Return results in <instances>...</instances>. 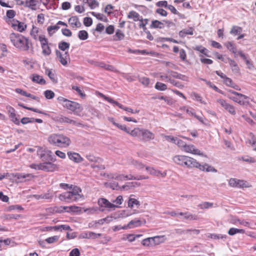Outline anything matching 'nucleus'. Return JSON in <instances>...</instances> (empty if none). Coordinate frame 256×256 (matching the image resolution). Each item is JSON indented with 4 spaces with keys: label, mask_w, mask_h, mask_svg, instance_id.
Wrapping results in <instances>:
<instances>
[{
    "label": "nucleus",
    "mask_w": 256,
    "mask_h": 256,
    "mask_svg": "<svg viewBox=\"0 0 256 256\" xmlns=\"http://www.w3.org/2000/svg\"><path fill=\"white\" fill-rule=\"evenodd\" d=\"M82 190L77 186H74L72 191L66 192L60 194L58 198L62 201L67 202H78L84 200V196L81 194Z\"/></svg>",
    "instance_id": "nucleus-1"
},
{
    "label": "nucleus",
    "mask_w": 256,
    "mask_h": 256,
    "mask_svg": "<svg viewBox=\"0 0 256 256\" xmlns=\"http://www.w3.org/2000/svg\"><path fill=\"white\" fill-rule=\"evenodd\" d=\"M10 38L12 44L20 50L26 51L30 48L28 39L22 34L12 33Z\"/></svg>",
    "instance_id": "nucleus-2"
},
{
    "label": "nucleus",
    "mask_w": 256,
    "mask_h": 256,
    "mask_svg": "<svg viewBox=\"0 0 256 256\" xmlns=\"http://www.w3.org/2000/svg\"><path fill=\"white\" fill-rule=\"evenodd\" d=\"M100 96L101 98H104L108 102L112 104H114L116 106H118L120 108H122L128 112H130L132 114H138L140 112V110H134L130 108L124 106L122 104H120L118 102L114 100L112 98L110 97L106 96L105 95H104L102 94H100Z\"/></svg>",
    "instance_id": "nucleus-3"
},
{
    "label": "nucleus",
    "mask_w": 256,
    "mask_h": 256,
    "mask_svg": "<svg viewBox=\"0 0 256 256\" xmlns=\"http://www.w3.org/2000/svg\"><path fill=\"white\" fill-rule=\"evenodd\" d=\"M112 178L116 179L118 180H141L148 178V176H134L132 174L130 175H124L123 174H114L112 177Z\"/></svg>",
    "instance_id": "nucleus-4"
},
{
    "label": "nucleus",
    "mask_w": 256,
    "mask_h": 256,
    "mask_svg": "<svg viewBox=\"0 0 256 256\" xmlns=\"http://www.w3.org/2000/svg\"><path fill=\"white\" fill-rule=\"evenodd\" d=\"M64 107L76 114L82 112V108L80 104L70 100H68L64 104Z\"/></svg>",
    "instance_id": "nucleus-5"
},
{
    "label": "nucleus",
    "mask_w": 256,
    "mask_h": 256,
    "mask_svg": "<svg viewBox=\"0 0 256 256\" xmlns=\"http://www.w3.org/2000/svg\"><path fill=\"white\" fill-rule=\"evenodd\" d=\"M13 176L16 182H26L34 178V176L31 174L17 173Z\"/></svg>",
    "instance_id": "nucleus-6"
},
{
    "label": "nucleus",
    "mask_w": 256,
    "mask_h": 256,
    "mask_svg": "<svg viewBox=\"0 0 256 256\" xmlns=\"http://www.w3.org/2000/svg\"><path fill=\"white\" fill-rule=\"evenodd\" d=\"M98 204L100 207L106 208L108 210H114L116 208H119L118 206L110 202L104 198H100L98 200Z\"/></svg>",
    "instance_id": "nucleus-7"
},
{
    "label": "nucleus",
    "mask_w": 256,
    "mask_h": 256,
    "mask_svg": "<svg viewBox=\"0 0 256 256\" xmlns=\"http://www.w3.org/2000/svg\"><path fill=\"white\" fill-rule=\"evenodd\" d=\"M154 134L148 129L142 128L140 140L144 142H148L154 140Z\"/></svg>",
    "instance_id": "nucleus-8"
},
{
    "label": "nucleus",
    "mask_w": 256,
    "mask_h": 256,
    "mask_svg": "<svg viewBox=\"0 0 256 256\" xmlns=\"http://www.w3.org/2000/svg\"><path fill=\"white\" fill-rule=\"evenodd\" d=\"M216 102L231 114L235 115L236 114L234 107L226 102L225 100L223 99H218Z\"/></svg>",
    "instance_id": "nucleus-9"
},
{
    "label": "nucleus",
    "mask_w": 256,
    "mask_h": 256,
    "mask_svg": "<svg viewBox=\"0 0 256 256\" xmlns=\"http://www.w3.org/2000/svg\"><path fill=\"white\" fill-rule=\"evenodd\" d=\"M42 170L48 172H52L58 170V167L56 164L51 162H44L42 163Z\"/></svg>",
    "instance_id": "nucleus-10"
},
{
    "label": "nucleus",
    "mask_w": 256,
    "mask_h": 256,
    "mask_svg": "<svg viewBox=\"0 0 256 256\" xmlns=\"http://www.w3.org/2000/svg\"><path fill=\"white\" fill-rule=\"evenodd\" d=\"M182 151L185 152H186L190 153L195 155H198L201 156H206L202 152L196 148L194 145L192 144H186L183 148Z\"/></svg>",
    "instance_id": "nucleus-11"
},
{
    "label": "nucleus",
    "mask_w": 256,
    "mask_h": 256,
    "mask_svg": "<svg viewBox=\"0 0 256 256\" xmlns=\"http://www.w3.org/2000/svg\"><path fill=\"white\" fill-rule=\"evenodd\" d=\"M228 184L232 187L244 188L247 187L246 182L235 178H231L228 181Z\"/></svg>",
    "instance_id": "nucleus-12"
},
{
    "label": "nucleus",
    "mask_w": 256,
    "mask_h": 256,
    "mask_svg": "<svg viewBox=\"0 0 256 256\" xmlns=\"http://www.w3.org/2000/svg\"><path fill=\"white\" fill-rule=\"evenodd\" d=\"M230 92L233 94V96L230 97V98L233 101L240 104H244V100L246 98V96L244 95L234 91H232Z\"/></svg>",
    "instance_id": "nucleus-13"
},
{
    "label": "nucleus",
    "mask_w": 256,
    "mask_h": 256,
    "mask_svg": "<svg viewBox=\"0 0 256 256\" xmlns=\"http://www.w3.org/2000/svg\"><path fill=\"white\" fill-rule=\"evenodd\" d=\"M56 55L58 58L60 62L63 66H66L68 61H70V56L68 52L62 54L60 51L56 50Z\"/></svg>",
    "instance_id": "nucleus-14"
},
{
    "label": "nucleus",
    "mask_w": 256,
    "mask_h": 256,
    "mask_svg": "<svg viewBox=\"0 0 256 256\" xmlns=\"http://www.w3.org/2000/svg\"><path fill=\"white\" fill-rule=\"evenodd\" d=\"M58 146L66 148L71 143L70 139L63 134H60Z\"/></svg>",
    "instance_id": "nucleus-15"
},
{
    "label": "nucleus",
    "mask_w": 256,
    "mask_h": 256,
    "mask_svg": "<svg viewBox=\"0 0 256 256\" xmlns=\"http://www.w3.org/2000/svg\"><path fill=\"white\" fill-rule=\"evenodd\" d=\"M197 168L203 172H217V170L214 167L206 163L204 164H200L199 163Z\"/></svg>",
    "instance_id": "nucleus-16"
},
{
    "label": "nucleus",
    "mask_w": 256,
    "mask_h": 256,
    "mask_svg": "<svg viewBox=\"0 0 256 256\" xmlns=\"http://www.w3.org/2000/svg\"><path fill=\"white\" fill-rule=\"evenodd\" d=\"M135 196L134 194H130L128 200V208H132L134 206H136L137 208H138L140 205V202L137 199L134 198Z\"/></svg>",
    "instance_id": "nucleus-17"
},
{
    "label": "nucleus",
    "mask_w": 256,
    "mask_h": 256,
    "mask_svg": "<svg viewBox=\"0 0 256 256\" xmlns=\"http://www.w3.org/2000/svg\"><path fill=\"white\" fill-rule=\"evenodd\" d=\"M11 120L16 124H19L20 122L16 117L14 109L10 106H7L6 108Z\"/></svg>",
    "instance_id": "nucleus-18"
},
{
    "label": "nucleus",
    "mask_w": 256,
    "mask_h": 256,
    "mask_svg": "<svg viewBox=\"0 0 256 256\" xmlns=\"http://www.w3.org/2000/svg\"><path fill=\"white\" fill-rule=\"evenodd\" d=\"M199 162L195 159L187 156L184 166L188 168H198Z\"/></svg>",
    "instance_id": "nucleus-19"
},
{
    "label": "nucleus",
    "mask_w": 256,
    "mask_h": 256,
    "mask_svg": "<svg viewBox=\"0 0 256 256\" xmlns=\"http://www.w3.org/2000/svg\"><path fill=\"white\" fill-rule=\"evenodd\" d=\"M187 156L182 155H176L174 156L173 162L177 164L184 166Z\"/></svg>",
    "instance_id": "nucleus-20"
},
{
    "label": "nucleus",
    "mask_w": 256,
    "mask_h": 256,
    "mask_svg": "<svg viewBox=\"0 0 256 256\" xmlns=\"http://www.w3.org/2000/svg\"><path fill=\"white\" fill-rule=\"evenodd\" d=\"M101 234H96L92 232H88L82 233L80 237L82 238H96L101 236Z\"/></svg>",
    "instance_id": "nucleus-21"
},
{
    "label": "nucleus",
    "mask_w": 256,
    "mask_h": 256,
    "mask_svg": "<svg viewBox=\"0 0 256 256\" xmlns=\"http://www.w3.org/2000/svg\"><path fill=\"white\" fill-rule=\"evenodd\" d=\"M68 158L74 162L78 163L82 161V158L78 153L68 152Z\"/></svg>",
    "instance_id": "nucleus-22"
},
{
    "label": "nucleus",
    "mask_w": 256,
    "mask_h": 256,
    "mask_svg": "<svg viewBox=\"0 0 256 256\" xmlns=\"http://www.w3.org/2000/svg\"><path fill=\"white\" fill-rule=\"evenodd\" d=\"M68 23L70 25V26L73 28H80L82 26L79 20V19L76 16H73L70 17L68 19Z\"/></svg>",
    "instance_id": "nucleus-23"
},
{
    "label": "nucleus",
    "mask_w": 256,
    "mask_h": 256,
    "mask_svg": "<svg viewBox=\"0 0 256 256\" xmlns=\"http://www.w3.org/2000/svg\"><path fill=\"white\" fill-rule=\"evenodd\" d=\"M142 225V222L140 220H130L127 225L124 226V229L126 230L135 227H138Z\"/></svg>",
    "instance_id": "nucleus-24"
},
{
    "label": "nucleus",
    "mask_w": 256,
    "mask_h": 256,
    "mask_svg": "<svg viewBox=\"0 0 256 256\" xmlns=\"http://www.w3.org/2000/svg\"><path fill=\"white\" fill-rule=\"evenodd\" d=\"M31 79L35 83L42 85L46 84V80L43 78L42 76L37 74H33L32 76Z\"/></svg>",
    "instance_id": "nucleus-25"
},
{
    "label": "nucleus",
    "mask_w": 256,
    "mask_h": 256,
    "mask_svg": "<svg viewBox=\"0 0 256 256\" xmlns=\"http://www.w3.org/2000/svg\"><path fill=\"white\" fill-rule=\"evenodd\" d=\"M12 26L14 29L20 32H22L26 28V25H25L24 23L20 22L18 20L12 24Z\"/></svg>",
    "instance_id": "nucleus-26"
},
{
    "label": "nucleus",
    "mask_w": 256,
    "mask_h": 256,
    "mask_svg": "<svg viewBox=\"0 0 256 256\" xmlns=\"http://www.w3.org/2000/svg\"><path fill=\"white\" fill-rule=\"evenodd\" d=\"M153 244H160L164 242L166 240V238L165 236H158L152 237Z\"/></svg>",
    "instance_id": "nucleus-27"
},
{
    "label": "nucleus",
    "mask_w": 256,
    "mask_h": 256,
    "mask_svg": "<svg viewBox=\"0 0 256 256\" xmlns=\"http://www.w3.org/2000/svg\"><path fill=\"white\" fill-rule=\"evenodd\" d=\"M60 134H52L49 136L48 141L54 146H58Z\"/></svg>",
    "instance_id": "nucleus-28"
},
{
    "label": "nucleus",
    "mask_w": 256,
    "mask_h": 256,
    "mask_svg": "<svg viewBox=\"0 0 256 256\" xmlns=\"http://www.w3.org/2000/svg\"><path fill=\"white\" fill-rule=\"evenodd\" d=\"M128 17L134 22H137L140 20L142 16L137 12L132 10L129 12Z\"/></svg>",
    "instance_id": "nucleus-29"
},
{
    "label": "nucleus",
    "mask_w": 256,
    "mask_h": 256,
    "mask_svg": "<svg viewBox=\"0 0 256 256\" xmlns=\"http://www.w3.org/2000/svg\"><path fill=\"white\" fill-rule=\"evenodd\" d=\"M142 128H135L132 130H130L129 134L133 137H136L140 138Z\"/></svg>",
    "instance_id": "nucleus-30"
},
{
    "label": "nucleus",
    "mask_w": 256,
    "mask_h": 256,
    "mask_svg": "<svg viewBox=\"0 0 256 256\" xmlns=\"http://www.w3.org/2000/svg\"><path fill=\"white\" fill-rule=\"evenodd\" d=\"M60 122H61L69 123L74 126H78L81 124L80 123L77 122H76L65 116L61 117L60 119Z\"/></svg>",
    "instance_id": "nucleus-31"
},
{
    "label": "nucleus",
    "mask_w": 256,
    "mask_h": 256,
    "mask_svg": "<svg viewBox=\"0 0 256 256\" xmlns=\"http://www.w3.org/2000/svg\"><path fill=\"white\" fill-rule=\"evenodd\" d=\"M140 184L137 182H127L122 186V188L125 190H128L132 188L138 186Z\"/></svg>",
    "instance_id": "nucleus-32"
},
{
    "label": "nucleus",
    "mask_w": 256,
    "mask_h": 256,
    "mask_svg": "<svg viewBox=\"0 0 256 256\" xmlns=\"http://www.w3.org/2000/svg\"><path fill=\"white\" fill-rule=\"evenodd\" d=\"M150 28H154L162 29L164 28V24L162 22L159 20H154L152 22Z\"/></svg>",
    "instance_id": "nucleus-33"
},
{
    "label": "nucleus",
    "mask_w": 256,
    "mask_h": 256,
    "mask_svg": "<svg viewBox=\"0 0 256 256\" xmlns=\"http://www.w3.org/2000/svg\"><path fill=\"white\" fill-rule=\"evenodd\" d=\"M227 60L232 68V70L235 72H239L240 69L235 61L230 58H227Z\"/></svg>",
    "instance_id": "nucleus-34"
},
{
    "label": "nucleus",
    "mask_w": 256,
    "mask_h": 256,
    "mask_svg": "<svg viewBox=\"0 0 256 256\" xmlns=\"http://www.w3.org/2000/svg\"><path fill=\"white\" fill-rule=\"evenodd\" d=\"M37 0H26L25 2V7L28 8L32 10H34L36 6Z\"/></svg>",
    "instance_id": "nucleus-35"
},
{
    "label": "nucleus",
    "mask_w": 256,
    "mask_h": 256,
    "mask_svg": "<svg viewBox=\"0 0 256 256\" xmlns=\"http://www.w3.org/2000/svg\"><path fill=\"white\" fill-rule=\"evenodd\" d=\"M193 34V29L192 28L188 29H184L179 32L180 36L182 38L184 37L186 34L192 35Z\"/></svg>",
    "instance_id": "nucleus-36"
},
{
    "label": "nucleus",
    "mask_w": 256,
    "mask_h": 256,
    "mask_svg": "<svg viewBox=\"0 0 256 256\" xmlns=\"http://www.w3.org/2000/svg\"><path fill=\"white\" fill-rule=\"evenodd\" d=\"M184 218L186 220H197L198 217L196 215L192 214L189 212H186L184 213Z\"/></svg>",
    "instance_id": "nucleus-37"
},
{
    "label": "nucleus",
    "mask_w": 256,
    "mask_h": 256,
    "mask_svg": "<svg viewBox=\"0 0 256 256\" xmlns=\"http://www.w3.org/2000/svg\"><path fill=\"white\" fill-rule=\"evenodd\" d=\"M242 32V28L238 26H234L232 28L230 32V34L232 35L236 36L238 34H240Z\"/></svg>",
    "instance_id": "nucleus-38"
},
{
    "label": "nucleus",
    "mask_w": 256,
    "mask_h": 256,
    "mask_svg": "<svg viewBox=\"0 0 256 256\" xmlns=\"http://www.w3.org/2000/svg\"><path fill=\"white\" fill-rule=\"evenodd\" d=\"M91 14L95 16L97 19L103 21V22H106L107 18L106 16H104V14H100V13H96L94 12H91Z\"/></svg>",
    "instance_id": "nucleus-39"
},
{
    "label": "nucleus",
    "mask_w": 256,
    "mask_h": 256,
    "mask_svg": "<svg viewBox=\"0 0 256 256\" xmlns=\"http://www.w3.org/2000/svg\"><path fill=\"white\" fill-rule=\"evenodd\" d=\"M154 87L155 88L160 91H164L167 89L166 85L160 82H157Z\"/></svg>",
    "instance_id": "nucleus-40"
},
{
    "label": "nucleus",
    "mask_w": 256,
    "mask_h": 256,
    "mask_svg": "<svg viewBox=\"0 0 256 256\" xmlns=\"http://www.w3.org/2000/svg\"><path fill=\"white\" fill-rule=\"evenodd\" d=\"M42 53L44 55L48 56H49L51 53V49L48 44H46L42 46Z\"/></svg>",
    "instance_id": "nucleus-41"
},
{
    "label": "nucleus",
    "mask_w": 256,
    "mask_h": 256,
    "mask_svg": "<svg viewBox=\"0 0 256 256\" xmlns=\"http://www.w3.org/2000/svg\"><path fill=\"white\" fill-rule=\"evenodd\" d=\"M78 37L80 40H86L88 38V33L84 30H80L78 34Z\"/></svg>",
    "instance_id": "nucleus-42"
},
{
    "label": "nucleus",
    "mask_w": 256,
    "mask_h": 256,
    "mask_svg": "<svg viewBox=\"0 0 256 256\" xmlns=\"http://www.w3.org/2000/svg\"><path fill=\"white\" fill-rule=\"evenodd\" d=\"M18 105L22 107L23 108H26V109H27V110H32V111H33V112H38V113H39V114H45L46 115V114L44 112H42L37 108H30V107H28V106H24V104H18Z\"/></svg>",
    "instance_id": "nucleus-43"
},
{
    "label": "nucleus",
    "mask_w": 256,
    "mask_h": 256,
    "mask_svg": "<svg viewBox=\"0 0 256 256\" xmlns=\"http://www.w3.org/2000/svg\"><path fill=\"white\" fill-rule=\"evenodd\" d=\"M70 47V44L65 42H61L58 44V48L64 51L66 50L68 48Z\"/></svg>",
    "instance_id": "nucleus-44"
},
{
    "label": "nucleus",
    "mask_w": 256,
    "mask_h": 256,
    "mask_svg": "<svg viewBox=\"0 0 256 256\" xmlns=\"http://www.w3.org/2000/svg\"><path fill=\"white\" fill-rule=\"evenodd\" d=\"M70 230V228L69 226L68 225H60V226H54V230Z\"/></svg>",
    "instance_id": "nucleus-45"
},
{
    "label": "nucleus",
    "mask_w": 256,
    "mask_h": 256,
    "mask_svg": "<svg viewBox=\"0 0 256 256\" xmlns=\"http://www.w3.org/2000/svg\"><path fill=\"white\" fill-rule=\"evenodd\" d=\"M115 36L117 38H114L116 40H120L124 38V34L120 30H117L116 32Z\"/></svg>",
    "instance_id": "nucleus-46"
},
{
    "label": "nucleus",
    "mask_w": 256,
    "mask_h": 256,
    "mask_svg": "<svg viewBox=\"0 0 256 256\" xmlns=\"http://www.w3.org/2000/svg\"><path fill=\"white\" fill-rule=\"evenodd\" d=\"M174 144H176L182 150L183 148L186 145V143L183 140L176 138V140L175 141Z\"/></svg>",
    "instance_id": "nucleus-47"
},
{
    "label": "nucleus",
    "mask_w": 256,
    "mask_h": 256,
    "mask_svg": "<svg viewBox=\"0 0 256 256\" xmlns=\"http://www.w3.org/2000/svg\"><path fill=\"white\" fill-rule=\"evenodd\" d=\"M60 28V26L58 25L51 26H48L47 28V30L50 35L54 34L55 31L58 30Z\"/></svg>",
    "instance_id": "nucleus-48"
},
{
    "label": "nucleus",
    "mask_w": 256,
    "mask_h": 256,
    "mask_svg": "<svg viewBox=\"0 0 256 256\" xmlns=\"http://www.w3.org/2000/svg\"><path fill=\"white\" fill-rule=\"evenodd\" d=\"M59 239V236H57L50 237L46 239V242L48 244H52L57 242Z\"/></svg>",
    "instance_id": "nucleus-49"
},
{
    "label": "nucleus",
    "mask_w": 256,
    "mask_h": 256,
    "mask_svg": "<svg viewBox=\"0 0 256 256\" xmlns=\"http://www.w3.org/2000/svg\"><path fill=\"white\" fill-rule=\"evenodd\" d=\"M86 158L89 161L92 162H97L101 160L100 158L95 157L94 156L91 154L87 155Z\"/></svg>",
    "instance_id": "nucleus-50"
},
{
    "label": "nucleus",
    "mask_w": 256,
    "mask_h": 256,
    "mask_svg": "<svg viewBox=\"0 0 256 256\" xmlns=\"http://www.w3.org/2000/svg\"><path fill=\"white\" fill-rule=\"evenodd\" d=\"M44 96L48 99H52L54 96V93L50 90H46L44 92Z\"/></svg>",
    "instance_id": "nucleus-51"
},
{
    "label": "nucleus",
    "mask_w": 256,
    "mask_h": 256,
    "mask_svg": "<svg viewBox=\"0 0 256 256\" xmlns=\"http://www.w3.org/2000/svg\"><path fill=\"white\" fill-rule=\"evenodd\" d=\"M132 214L128 212L126 210H123L120 212L118 214V218H126L132 216Z\"/></svg>",
    "instance_id": "nucleus-52"
},
{
    "label": "nucleus",
    "mask_w": 256,
    "mask_h": 256,
    "mask_svg": "<svg viewBox=\"0 0 256 256\" xmlns=\"http://www.w3.org/2000/svg\"><path fill=\"white\" fill-rule=\"evenodd\" d=\"M46 74L50 78L53 82L56 80L54 74L52 72L51 70L46 69Z\"/></svg>",
    "instance_id": "nucleus-53"
},
{
    "label": "nucleus",
    "mask_w": 256,
    "mask_h": 256,
    "mask_svg": "<svg viewBox=\"0 0 256 256\" xmlns=\"http://www.w3.org/2000/svg\"><path fill=\"white\" fill-rule=\"evenodd\" d=\"M139 81L144 86H148L150 84V79L146 77H142L140 78Z\"/></svg>",
    "instance_id": "nucleus-54"
},
{
    "label": "nucleus",
    "mask_w": 256,
    "mask_h": 256,
    "mask_svg": "<svg viewBox=\"0 0 256 256\" xmlns=\"http://www.w3.org/2000/svg\"><path fill=\"white\" fill-rule=\"evenodd\" d=\"M92 24V20L90 18L86 17L84 18V24L86 26H90Z\"/></svg>",
    "instance_id": "nucleus-55"
},
{
    "label": "nucleus",
    "mask_w": 256,
    "mask_h": 256,
    "mask_svg": "<svg viewBox=\"0 0 256 256\" xmlns=\"http://www.w3.org/2000/svg\"><path fill=\"white\" fill-rule=\"evenodd\" d=\"M98 2L96 0H90L88 6L92 10L98 6Z\"/></svg>",
    "instance_id": "nucleus-56"
},
{
    "label": "nucleus",
    "mask_w": 256,
    "mask_h": 256,
    "mask_svg": "<svg viewBox=\"0 0 256 256\" xmlns=\"http://www.w3.org/2000/svg\"><path fill=\"white\" fill-rule=\"evenodd\" d=\"M40 42L41 46H44L46 44H48V42L47 39L45 38V36L43 35H41L39 36L38 38Z\"/></svg>",
    "instance_id": "nucleus-57"
},
{
    "label": "nucleus",
    "mask_w": 256,
    "mask_h": 256,
    "mask_svg": "<svg viewBox=\"0 0 256 256\" xmlns=\"http://www.w3.org/2000/svg\"><path fill=\"white\" fill-rule=\"evenodd\" d=\"M142 244L144 246H148L153 244V242L152 238H146L142 240Z\"/></svg>",
    "instance_id": "nucleus-58"
},
{
    "label": "nucleus",
    "mask_w": 256,
    "mask_h": 256,
    "mask_svg": "<svg viewBox=\"0 0 256 256\" xmlns=\"http://www.w3.org/2000/svg\"><path fill=\"white\" fill-rule=\"evenodd\" d=\"M20 122L24 124H26L30 122H34V118H23L22 120Z\"/></svg>",
    "instance_id": "nucleus-59"
},
{
    "label": "nucleus",
    "mask_w": 256,
    "mask_h": 256,
    "mask_svg": "<svg viewBox=\"0 0 256 256\" xmlns=\"http://www.w3.org/2000/svg\"><path fill=\"white\" fill-rule=\"evenodd\" d=\"M36 152H37L38 155L41 158H42L44 156L45 154L44 150L43 148H40V147H38L37 148Z\"/></svg>",
    "instance_id": "nucleus-60"
},
{
    "label": "nucleus",
    "mask_w": 256,
    "mask_h": 256,
    "mask_svg": "<svg viewBox=\"0 0 256 256\" xmlns=\"http://www.w3.org/2000/svg\"><path fill=\"white\" fill-rule=\"evenodd\" d=\"M213 204L212 203H210L209 202H204L199 205V206L202 208H210L212 206Z\"/></svg>",
    "instance_id": "nucleus-61"
},
{
    "label": "nucleus",
    "mask_w": 256,
    "mask_h": 256,
    "mask_svg": "<svg viewBox=\"0 0 256 256\" xmlns=\"http://www.w3.org/2000/svg\"><path fill=\"white\" fill-rule=\"evenodd\" d=\"M109 186L110 188H112L113 190H118L120 189H122V188H120L118 182H110L109 184Z\"/></svg>",
    "instance_id": "nucleus-62"
},
{
    "label": "nucleus",
    "mask_w": 256,
    "mask_h": 256,
    "mask_svg": "<svg viewBox=\"0 0 256 256\" xmlns=\"http://www.w3.org/2000/svg\"><path fill=\"white\" fill-rule=\"evenodd\" d=\"M116 127L120 129L121 130L125 132L126 133L129 134L130 132V129L126 127V125H122L118 124V125H116Z\"/></svg>",
    "instance_id": "nucleus-63"
},
{
    "label": "nucleus",
    "mask_w": 256,
    "mask_h": 256,
    "mask_svg": "<svg viewBox=\"0 0 256 256\" xmlns=\"http://www.w3.org/2000/svg\"><path fill=\"white\" fill-rule=\"evenodd\" d=\"M80 252L78 248L73 249L70 253V256H80Z\"/></svg>",
    "instance_id": "nucleus-64"
}]
</instances>
